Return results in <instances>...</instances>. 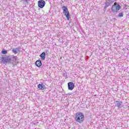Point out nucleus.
<instances>
[{"label": "nucleus", "instance_id": "20e7f679", "mask_svg": "<svg viewBox=\"0 0 129 129\" xmlns=\"http://www.w3.org/2000/svg\"><path fill=\"white\" fill-rule=\"evenodd\" d=\"M116 104H115V106L117 107L118 109H119L120 108H122V107H123V103H122V101H115Z\"/></svg>", "mask_w": 129, "mask_h": 129}, {"label": "nucleus", "instance_id": "6e6552de", "mask_svg": "<svg viewBox=\"0 0 129 129\" xmlns=\"http://www.w3.org/2000/svg\"><path fill=\"white\" fill-rule=\"evenodd\" d=\"M12 51L14 53V54H18V52H19L21 51V48L18 47V48H13L12 50Z\"/></svg>", "mask_w": 129, "mask_h": 129}, {"label": "nucleus", "instance_id": "7ed1b4c3", "mask_svg": "<svg viewBox=\"0 0 129 129\" xmlns=\"http://www.w3.org/2000/svg\"><path fill=\"white\" fill-rule=\"evenodd\" d=\"M11 61H12V58L10 56H7L6 57H3L2 58V62H3L4 64H7V63H11Z\"/></svg>", "mask_w": 129, "mask_h": 129}, {"label": "nucleus", "instance_id": "1a4fd4ad", "mask_svg": "<svg viewBox=\"0 0 129 129\" xmlns=\"http://www.w3.org/2000/svg\"><path fill=\"white\" fill-rule=\"evenodd\" d=\"M38 88L40 89V90H44V89H46V86L45 85L42 84H39L37 86Z\"/></svg>", "mask_w": 129, "mask_h": 129}, {"label": "nucleus", "instance_id": "0eeeda50", "mask_svg": "<svg viewBox=\"0 0 129 129\" xmlns=\"http://www.w3.org/2000/svg\"><path fill=\"white\" fill-rule=\"evenodd\" d=\"M114 1H110V0H106V2L105 3V9L106 8H108L109 6H111L112 4H113Z\"/></svg>", "mask_w": 129, "mask_h": 129}, {"label": "nucleus", "instance_id": "f257e3e1", "mask_svg": "<svg viewBox=\"0 0 129 129\" xmlns=\"http://www.w3.org/2000/svg\"><path fill=\"white\" fill-rule=\"evenodd\" d=\"M121 9V7L117 3L115 2L111 8V12L113 14H117V12Z\"/></svg>", "mask_w": 129, "mask_h": 129}, {"label": "nucleus", "instance_id": "f8f14e48", "mask_svg": "<svg viewBox=\"0 0 129 129\" xmlns=\"http://www.w3.org/2000/svg\"><path fill=\"white\" fill-rule=\"evenodd\" d=\"M40 58L41 60H45L46 58V53L44 52H42L40 55Z\"/></svg>", "mask_w": 129, "mask_h": 129}, {"label": "nucleus", "instance_id": "423d86ee", "mask_svg": "<svg viewBox=\"0 0 129 129\" xmlns=\"http://www.w3.org/2000/svg\"><path fill=\"white\" fill-rule=\"evenodd\" d=\"M68 87L69 90H73L74 87H75V85L73 82H71L68 83Z\"/></svg>", "mask_w": 129, "mask_h": 129}, {"label": "nucleus", "instance_id": "f3484780", "mask_svg": "<svg viewBox=\"0 0 129 129\" xmlns=\"http://www.w3.org/2000/svg\"><path fill=\"white\" fill-rule=\"evenodd\" d=\"M68 94H69V95H71L72 94V93H68Z\"/></svg>", "mask_w": 129, "mask_h": 129}, {"label": "nucleus", "instance_id": "9b49d317", "mask_svg": "<svg viewBox=\"0 0 129 129\" xmlns=\"http://www.w3.org/2000/svg\"><path fill=\"white\" fill-rule=\"evenodd\" d=\"M35 65L37 67H41L42 66V61H41V60L38 59L35 62Z\"/></svg>", "mask_w": 129, "mask_h": 129}, {"label": "nucleus", "instance_id": "ddd939ff", "mask_svg": "<svg viewBox=\"0 0 129 129\" xmlns=\"http://www.w3.org/2000/svg\"><path fill=\"white\" fill-rule=\"evenodd\" d=\"M62 9L63 13H65V12H67L68 11V8H67L65 6H63Z\"/></svg>", "mask_w": 129, "mask_h": 129}, {"label": "nucleus", "instance_id": "4468645a", "mask_svg": "<svg viewBox=\"0 0 129 129\" xmlns=\"http://www.w3.org/2000/svg\"><path fill=\"white\" fill-rule=\"evenodd\" d=\"M118 17H119V18H122V17H123V13L121 12L119 13Z\"/></svg>", "mask_w": 129, "mask_h": 129}, {"label": "nucleus", "instance_id": "dca6fc26", "mask_svg": "<svg viewBox=\"0 0 129 129\" xmlns=\"http://www.w3.org/2000/svg\"><path fill=\"white\" fill-rule=\"evenodd\" d=\"M22 1L25 2V3H28V2H29V1H30V0H22Z\"/></svg>", "mask_w": 129, "mask_h": 129}, {"label": "nucleus", "instance_id": "f03ea898", "mask_svg": "<svg viewBox=\"0 0 129 129\" xmlns=\"http://www.w3.org/2000/svg\"><path fill=\"white\" fill-rule=\"evenodd\" d=\"M75 120L78 122L81 123L84 120V115L81 112L77 113L75 117Z\"/></svg>", "mask_w": 129, "mask_h": 129}, {"label": "nucleus", "instance_id": "39448f33", "mask_svg": "<svg viewBox=\"0 0 129 129\" xmlns=\"http://www.w3.org/2000/svg\"><path fill=\"white\" fill-rule=\"evenodd\" d=\"M45 5H46V2L44 0H40L38 1V7L40 8V9H43L45 7Z\"/></svg>", "mask_w": 129, "mask_h": 129}, {"label": "nucleus", "instance_id": "9d476101", "mask_svg": "<svg viewBox=\"0 0 129 129\" xmlns=\"http://www.w3.org/2000/svg\"><path fill=\"white\" fill-rule=\"evenodd\" d=\"M63 14L66 17L67 20L69 21V19H70V14L69 13V11L68 10V11L63 12Z\"/></svg>", "mask_w": 129, "mask_h": 129}, {"label": "nucleus", "instance_id": "a211bd4d", "mask_svg": "<svg viewBox=\"0 0 129 129\" xmlns=\"http://www.w3.org/2000/svg\"><path fill=\"white\" fill-rule=\"evenodd\" d=\"M115 1H116V0H115Z\"/></svg>", "mask_w": 129, "mask_h": 129}, {"label": "nucleus", "instance_id": "2eb2a0df", "mask_svg": "<svg viewBox=\"0 0 129 129\" xmlns=\"http://www.w3.org/2000/svg\"><path fill=\"white\" fill-rule=\"evenodd\" d=\"M2 54H8V51L7 50H6L5 49H3L2 51Z\"/></svg>", "mask_w": 129, "mask_h": 129}]
</instances>
